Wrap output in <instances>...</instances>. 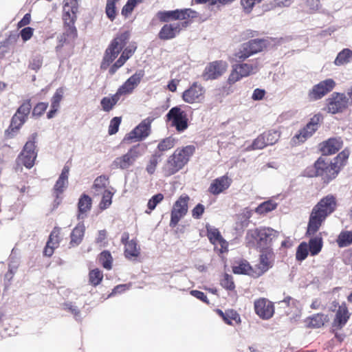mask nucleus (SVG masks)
I'll return each mask as SVG.
<instances>
[{
	"label": "nucleus",
	"mask_w": 352,
	"mask_h": 352,
	"mask_svg": "<svg viewBox=\"0 0 352 352\" xmlns=\"http://www.w3.org/2000/svg\"><path fill=\"white\" fill-rule=\"evenodd\" d=\"M336 198L331 195L323 197L312 209L309 216L307 234H315L326 218L336 209Z\"/></svg>",
	"instance_id": "nucleus-1"
},
{
	"label": "nucleus",
	"mask_w": 352,
	"mask_h": 352,
	"mask_svg": "<svg viewBox=\"0 0 352 352\" xmlns=\"http://www.w3.org/2000/svg\"><path fill=\"white\" fill-rule=\"evenodd\" d=\"M195 151V147L193 145L177 148L163 166L164 176H170L181 170L188 163Z\"/></svg>",
	"instance_id": "nucleus-2"
},
{
	"label": "nucleus",
	"mask_w": 352,
	"mask_h": 352,
	"mask_svg": "<svg viewBox=\"0 0 352 352\" xmlns=\"http://www.w3.org/2000/svg\"><path fill=\"white\" fill-rule=\"evenodd\" d=\"M340 170L334 162L329 164L323 159L319 158L314 166L307 170V175L308 177L321 176L324 182H329L336 177Z\"/></svg>",
	"instance_id": "nucleus-3"
},
{
	"label": "nucleus",
	"mask_w": 352,
	"mask_h": 352,
	"mask_svg": "<svg viewBox=\"0 0 352 352\" xmlns=\"http://www.w3.org/2000/svg\"><path fill=\"white\" fill-rule=\"evenodd\" d=\"M129 34L124 32L116 36V37L111 41L109 46L105 51L102 62L101 63L102 69H107V67L111 63L115 58L118 56L122 50L126 45L128 40L129 39Z\"/></svg>",
	"instance_id": "nucleus-4"
},
{
	"label": "nucleus",
	"mask_w": 352,
	"mask_h": 352,
	"mask_svg": "<svg viewBox=\"0 0 352 352\" xmlns=\"http://www.w3.org/2000/svg\"><path fill=\"white\" fill-rule=\"evenodd\" d=\"M268 44V41L263 38L252 39L241 45L240 49L235 53V59L237 61L244 60L250 56L261 52Z\"/></svg>",
	"instance_id": "nucleus-5"
},
{
	"label": "nucleus",
	"mask_w": 352,
	"mask_h": 352,
	"mask_svg": "<svg viewBox=\"0 0 352 352\" xmlns=\"http://www.w3.org/2000/svg\"><path fill=\"white\" fill-rule=\"evenodd\" d=\"M278 235V232L271 228L261 227L251 230L247 234V239L250 238L256 241L259 248L267 249L272 239Z\"/></svg>",
	"instance_id": "nucleus-6"
},
{
	"label": "nucleus",
	"mask_w": 352,
	"mask_h": 352,
	"mask_svg": "<svg viewBox=\"0 0 352 352\" xmlns=\"http://www.w3.org/2000/svg\"><path fill=\"white\" fill-rule=\"evenodd\" d=\"M36 138V133H32L29 137L22 151L17 157L18 163L23 164L27 168H31L34 166L37 156V153L35 151Z\"/></svg>",
	"instance_id": "nucleus-7"
},
{
	"label": "nucleus",
	"mask_w": 352,
	"mask_h": 352,
	"mask_svg": "<svg viewBox=\"0 0 352 352\" xmlns=\"http://www.w3.org/2000/svg\"><path fill=\"white\" fill-rule=\"evenodd\" d=\"M142 155L140 144L132 146L126 153L116 157L112 162L113 168L128 169Z\"/></svg>",
	"instance_id": "nucleus-8"
},
{
	"label": "nucleus",
	"mask_w": 352,
	"mask_h": 352,
	"mask_svg": "<svg viewBox=\"0 0 352 352\" xmlns=\"http://www.w3.org/2000/svg\"><path fill=\"white\" fill-rule=\"evenodd\" d=\"M166 121L170 126L175 127L178 132L184 131L188 126L186 113L180 107H172L166 115Z\"/></svg>",
	"instance_id": "nucleus-9"
},
{
	"label": "nucleus",
	"mask_w": 352,
	"mask_h": 352,
	"mask_svg": "<svg viewBox=\"0 0 352 352\" xmlns=\"http://www.w3.org/2000/svg\"><path fill=\"white\" fill-rule=\"evenodd\" d=\"M189 199L190 198L187 195H182L174 203L170 212V227L175 228L187 214Z\"/></svg>",
	"instance_id": "nucleus-10"
},
{
	"label": "nucleus",
	"mask_w": 352,
	"mask_h": 352,
	"mask_svg": "<svg viewBox=\"0 0 352 352\" xmlns=\"http://www.w3.org/2000/svg\"><path fill=\"white\" fill-rule=\"evenodd\" d=\"M199 15L197 12L190 8L160 11L157 14V16L162 22H168L170 20H184L189 18L194 19L198 17Z\"/></svg>",
	"instance_id": "nucleus-11"
},
{
	"label": "nucleus",
	"mask_w": 352,
	"mask_h": 352,
	"mask_svg": "<svg viewBox=\"0 0 352 352\" xmlns=\"http://www.w3.org/2000/svg\"><path fill=\"white\" fill-rule=\"evenodd\" d=\"M153 121L152 118H146L135 126L129 133L124 138V142L131 140L142 141L146 138L151 131V123Z\"/></svg>",
	"instance_id": "nucleus-12"
},
{
	"label": "nucleus",
	"mask_w": 352,
	"mask_h": 352,
	"mask_svg": "<svg viewBox=\"0 0 352 352\" xmlns=\"http://www.w3.org/2000/svg\"><path fill=\"white\" fill-rule=\"evenodd\" d=\"M320 116L316 115L310 120L309 123L302 129L298 134H296L291 140V144L296 146L300 143H302L310 138L314 132L318 129V123L320 122Z\"/></svg>",
	"instance_id": "nucleus-13"
},
{
	"label": "nucleus",
	"mask_w": 352,
	"mask_h": 352,
	"mask_svg": "<svg viewBox=\"0 0 352 352\" xmlns=\"http://www.w3.org/2000/svg\"><path fill=\"white\" fill-rule=\"evenodd\" d=\"M348 99L344 94L333 93L327 99V111L332 114L342 112L346 109Z\"/></svg>",
	"instance_id": "nucleus-14"
},
{
	"label": "nucleus",
	"mask_w": 352,
	"mask_h": 352,
	"mask_svg": "<svg viewBox=\"0 0 352 352\" xmlns=\"http://www.w3.org/2000/svg\"><path fill=\"white\" fill-rule=\"evenodd\" d=\"M336 82L331 78H328L314 85L309 90L308 96L311 100H317L322 98L327 94L330 92L335 87Z\"/></svg>",
	"instance_id": "nucleus-15"
},
{
	"label": "nucleus",
	"mask_w": 352,
	"mask_h": 352,
	"mask_svg": "<svg viewBox=\"0 0 352 352\" xmlns=\"http://www.w3.org/2000/svg\"><path fill=\"white\" fill-rule=\"evenodd\" d=\"M204 88L197 82H194L182 94L183 100L189 104L201 102L204 98Z\"/></svg>",
	"instance_id": "nucleus-16"
},
{
	"label": "nucleus",
	"mask_w": 352,
	"mask_h": 352,
	"mask_svg": "<svg viewBox=\"0 0 352 352\" xmlns=\"http://www.w3.org/2000/svg\"><path fill=\"white\" fill-rule=\"evenodd\" d=\"M228 65L224 61H214L206 67L203 74V78L208 80H212L222 76L226 71Z\"/></svg>",
	"instance_id": "nucleus-17"
},
{
	"label": "nucleus",
	"mask_w": 352,
	"mask_h": 352,
	"mask_svg": "<svg viewBox=\"0 0 352 352\" xmlns=\"http://www.w3.org/2000/svg\"><path fill=\"white\" fill-rule=\"evenodd\" d=\"M143 76L144 74L142 71L135 73L118 89L117 95L120 98L122 96L131 94L140 84Z\"/></svg>",
	"instance_id": "nucleus-18"
},
{
	"label": "nucleus",
	"mask_w": 352,
	"mask_h": 352,
	"mask_svg": "<svg viewBox=\"0 0 352 352\" xmlns=\"http://www.w3.org/2000/svg\"><path fill=\"white\" fill-rule=\"evenodd\" d=\"M206 230L207 236L210 241L215 246V248L217 245H220V252L223 253L226 252L228 250V242L222 237L218 229L212 226L207 225Z\"/></svg>",
	"instance_id": "nucleus-19"
},
{
	"label": "nucleus",
	"mask_w": 352,
	"mask_h": 352,
	"mask_svg": "<svg viewBox=\"0 0 352 352\" xmlns=\"http://www.w3.org/2000/svg\"><path fill=\"white\" fill-rule=\"evenodd\" d=\"M254 309L256 314L263 319H269L274 312L273 304L265 298L255 301Z\"/></svg>",
	"instance_id": "nucleus-20"
},
{
	"label": "nucleus",
	"mask_w": 352,
	"mask_h": 352,
	"mask_svg": "<svg viewBox=\"0 0 352 352\" xmlns=\"http://www.w3.org/2000/svg\"><path fill=\"white\" fill-rule=\"evenodd\" d=\"M181 31V24L173 23L164 25L158 33V37L161 40H170L176 37Z\"/></svg>",
	"instance_id": "nucleus-21"
},
{
	"label": "nucleus",
	"mask_w": 352,
	"mask_h": 352,
	"mask_svg": "<svg viewBox=\"0 0 352 352\" xmlns=\"http://www.w3.org/2000/svg\"><path fill=\"white\" fill-rule=\"evenodd\" d=\"M69 172V168L67 166H65L62 170V172L57 179L54 187V193L56 194V199H58L59 195L61 194L68 186V175Z\"/></svg>",
	"instance_id": "nucleus-22"
},
{
	"label": "nucleus",
	"mask_w": 352,
	"mask_h": 352,
	"mask_svg": "<svg viewBox=\"0 0 352 352\" xmlns=\"http://www.w3.org/2000/svg\"><path fill=\"white\" fill-rule=\"evenodd\" d=\"M228 177L222 176L215 179L209 187V192L212 195H219L230 186Z\"/></svg>",
	"instance_id": "nucleus-23"
},
{
	"label": "nucleus",
	"mask_w": 352,
	"mask_h": 352,
	"mask_svg": "<svg viewBox=\"0 0 352 352\" xmlns=\"http://www.w3.org/2000/svg\"><path fill=\"white\" fill-rule=\"evenodd\" d=\"M342 145L340 138H330L323 142L321 151L324 155H332L338 151Z\"/></svg>",
	"instance_id": "nucleus-24"
},
{
	"label": "nucleus",
	"mask_w": 352,
	"mask_h": 352,
	"mask_svg": "<svg viewBox=\"0 0 352 352\" xmlns=\"http://www.w3.org/2000/svg\"><path fill=\"white\" fill-rule=\"evenodd\" d=\"M350 314L345 304L340 305L336 312L333 326L342 328L348 321Z\"/></svg>",
	"instance_id": "nucleus-25"
},
{
	"label": "nucleus",
	"mask_w": 352,
	"mask_h": 352,
	"mask_svg": "<svg viewBox=\"0 0 352 352\" xmlns=\"http://www.w3.org/2000/svg\"><path fill=\"white\" fill-rule=\"evenodd\" d=\"M85 231V227L82 222L78 223L73 229L70 237V245L72 246L78 245L82 241Z\"/></svg>",
	"instance_id": "nucleus-26"
},
{
	"label": "nucleus",
	"mask_w": 352,
	"mask_h": 352,
	"mask_svg": "<svg viewBox=\"0 0 352 352\" xmlns=\"http://www.w3.org/2000/svg\"><path fill=\"white\" fill-rule=\"evenodd\" d=\"M25 120L26 119L24 118V116H20L16 113L11 120L9 129L6 131L8 135L10 138H13L15 135L16 132L25 123Z\"/></svg>",
	"instance_id": "nucleus-27"
},
{
	"label": "nucleus",
	"mask_w": 352,
	"mask_h": 352,
	"mask_svg": "<svg viewBox=\"0 0 352 352\" xmlns=\"http://www.w3.org/2000/svg\"><path fill=\"white\" fill-rule=\"evenodd\" d=\"M91 204H92V200H91V198L86 195V194H82L79 200H78V212H79V214L78 215V219H82L84 218V217L82 216V214L84 213H86L88 211H89L91 210Z\"/></svg>",
	"instance_id": "nucleus-28"
},
{
	"label": "nucleus",
	"mask_w": 352,
	"mask_h": 352,
	"mask_svg": "<svg viewBox=\"0 0 352 352\" xmlns=\"http://www.w3.org/2000/svg\"><path fill=\"white\" fill-rule=\"evenodd\" d=\"M234 67L240 73L239 75L243 78L247 77L252 74H254L258 70L257 63L256 62H252L250 63H241L236 64Z\"/></svg>",
	"instance_id": "nucleus-29"
},
{
	"label": "nucleus",
	"mask_w": 352,
	"mask_h": 352,
	"mask_svg": "<svg viewBox=\"0 0 352 352\" xmlns=\"http://www.w3.org/2000/svg\"><path fill=\"white\" fill-rule=\"evenodd\" d=\"M287 306L291 309L289 312L287 311V316H289L290 320L296 321L300 318L301 316V305L299 302L287 298Z\"/></svg>",
	"instance_id": "nucleus-30"
},
{
	"label": "nucleus",
	"mask_w": 352,
	"mask_h": 352,
	"mask_svg": "<svg viewBox=\"0 0 352 352\" xmlns=\"http://www.w3.org/2000/svg\"><path fill=\"white\" fill-rule=\"evenodd\" d=\"M322 245V239L320 234L311 238L308 244L311 254L312 256L317 255L321 251Z\"/></svg>",
	"instance_id": "nucleus-31"
},
{
	"label": "nucleus",
	"mask_w": 352,
	"mask_h": 352,
	"mask_svg": "<svg viewBox=\"0 0 352 352\" xmlns=\"http://www.w3.org/2000/svg\"><path fill=\"white\" fill-rule=\"evenodd\" d=\"M120 97L116 93L111 97H104L100 100V104L104 111L109 112L120 100Z\"/></svg>",
	"instance_id": "nucleus-32"
},
{
	"label": "nucleus",
	"mask_w": 352,
	"mask_h": 352,
	"mask_svg": "<svg viewBox=\"0 0 352 352\" xmlns=\"http://www.w3.org/2000/svg\"><path fill=\"white\" fill-rule=\"evenodd\" d=\"M124 254L127 258L138 257L140 254V248L135 240H131L125 243Z\"/></svg>",
	"instance_id": "nucleus-33"
},
{
	"label": "nucleus",
	"mask_w": 352,
	"mask_h": 352,
	"mask_svg": "<svg viewBox=\"0 0 352 352\" xmlns=\"http://www.w3.org/2000/svg\"><path fill=\"white\" fill-rule=\"evenodd\" d=\"M352 60V51L349 49H344L341 51L335 59L336 65H342Z\"/></svg>",
	"instance_id": "nucleus-34"
},
{
	"label": "nucleus",
	"mask_w": 352,
	"mask_h": 352,
	"mask_svg": "<svg viewBox=\"0 0 352 352\" xmlns=\"http://www.w3.org/2000/svg\"><path fill=\"white\" fill-rule=\"evenodd\" d=\"M339 247H346L352 243V231L342 232L337 239Z\"/></svg>",
	"instance_id": "nucleus-35"
},
{
	"label": "nucleus",
	"mask_w": 352,
	"mask_h": 352,
	"mask_svg": "<svg viewBox=\"0 0 352 352\" xmlns=\"http://www.w3.org/2000/svg\"><path fill=\"white\" fill-rule=\"evenodd\" d=\"M328 320L327 316L318 314L310 317L309 325L311 327L319 328L324 325Z\"/></svg>",
	"instance_id": "nucleus-36"
},
{
	"label": "nucleus",
	"mask_w": 352,
	"mask_h": 352,
	"mask_svg": "<svg viewBox=\"0 0 352 352\" xmlns=\"http://www.w3.org/2000/svg\"><path fill=\"white\" fill-rule=\"evenodd\" d=\"M276 208V204L269 200L263 202L255 208V212L259 214H265Z\"/></svg>",
	"instance_id": "nucleus-37"
},
{
	"label": "nucleus",
	"mask_w": 352,
	"mask_h": 352,
	"mask_svg": "<svg viewBox=\"0 0 352 352\" xmlns=\"http://www.w3.org/2000/svg\"><path fill=\"white\" fill-rule=\"evenodd\" d=\"M251 270V266L245 261H241L232 267L233 272L236 274H250Z\"/></svg>",
	"instance_id": "nucleus-38"
},
{
	"label": "nucleus",
	"mask_w": 352,
	"mask_h": 352,
	"mask_svg": "<svg viewBox=\"0 0 352 352\" xmlns=\"http://www.w3.org/2000/svg\"><path fill=\"white\" fill-rule=\"evenodd\" d=\"M109 177L104 175L98 176L96 178L94 182L93 188L96 192L99 193L101 190L104 189L108 184Z\"/></svg>",
	"instance_id": "nucleus-39"
},
{
	"label": "nucleus",
	"mask_w": 352,
	"mask_h": 352,
	"mask_svg": "<svg viewBox=\"0 0 352 352\" xmlns=\"http://www.w3.org/2000/svg\"><path fill=\"white\" fill-rule=\"evenodd\" d=\"M99 261L104 268L111 270L112 267V256L109 251L102 252L99 256Z\"/></svg>",
	"instance_id": "nucleus-40"
},
{
	"label": "nucleus",
	"mask_w": 352,
	"mask_h": 352,
	"mask_svg": "<svg viewBox=\"0 0 352 352\" xmlns=\"http://www.w3.org/2000/svg\"><path fill=\"white\" fill-rule=\"evenodd\" d=\"M103 278L102 272L98 268L92 270L89 274V283L94 285L97 286L100 283Z\"/></svg>",
	"instance_id": "nucleus-41"
},
{
	"label": "nucleus",
	"mask_w": 352,
	"mask_h": 352,
	"mask_svg": "<svg viewBox=\"0 0 352 352\" xmlns=\"http://www.w3.org/2000/svg\"><path fill=\"white\" fill-rule=\"evenodd\" d=\"M113 194L114 192H112L110 190H104L102 200L99 204V207L101 210H105L111 206Z\"/></svg>",
	"instance_id": "nucleus-42"
},
{
	"label": "nucleus",
	"mask_w": 352,
	"mask_h": 352,
	"mask_svg": "<svg viewBox=\"0 0 352 352\" xmlns=\"http://www.w3.org/2000/svg\"><path fill=\"white\" fill-rule=\"evenodd\" d=\"M160 157L161 154H160L158 152H155L150 158L146 168L147 173L149 175H153L155 173Z\"/></svg>",
	"instance_id": "nucleus-43"
},
{
	"label": "nucleus",
	"mask_w": 352,
	"mask_h": 352,
	"mask_svg": "<svg viewBox=\"0 0 352 352\" xmlns=\"http://www.w3.org/2000/svg\"><path fill=\"white\" fill-rule=\"evenodd\" d=\"M265 136L263 135V134L259 135L256 139H255L253 141V142L252 143L251 145H250L247 147V148H246L247 151L262 149L264 147H265L266 146H267V144L265 142Z\"/></svg>",
	"instance_id": "nucleus-44"
},
{
	"label": "nucleus",
	"mask_w": 352,
	"mask_h": 352,
	"mask_svg": "<svg viewBox=\"0 0 352 352\" xmlns=\"http://www.w3.org/2000/svg\"><path fill=\"white\" fill-rule=\"evenodd\" d=\"M309 252L308 244L305 242L301 243L296 250V257L298 261L305 260Z\"/></svg>",
	"instance_id": "nucleus-45"
},
{
	"label": "nucleus",
	"mask_w": 352,
	"mask_h": 352,
	"mask_svg": "<svg viewBox=\"0 0 352 352\" xmlns=\"http://www.w3.org/2000/svg\"><path fill=\"white\" fill-rule=\"evenodd\" d=\"M175 140L172 137L163 139L158 144L157 148L159 151H166L172 148L175 146Z\"/></svg>",
	"instance_id": "nucleus-46"
},
{
	"label": "nucleus",
	"mask_w": 352,
	"mask_h": 352,
	"mask_svg": "<svg viewBox=\"0 0 352 352\" xmlns=\"http://www.w3.org/2000/svg\"><path fill=\"white\" fill-rule=\"evenodd\" d=\"M350 152L349 150H344L341 153H340L338 156L334 159L333 162L341 168L343 166L345 165L346 160L349 158Z\"/></svg>",
	"instance_id": "nucleus-47"
},
{
	"label": "nucleus",
	"mask_w": 352,
	"mask_h": 352,
	"mask_svg": "<svg viewBox=\"0 0 352 352\" xmlns=\"http://www.w3.org/2000/svg\"><path fill=\"white\" fill-rule=\"evenodd\" d=\"M116 0H107L106 5V14L107 17L113 21L116 14Z\"/></svg>",
	"instance_id": "nucleus-48"
},
{
	"label": "nucleus",
	"mask_w": 352,
	"mask_h": 352,
	"mask_svg": "<svg viewBox=\"0 0 352 352\" xmlns=\"http://www.w3.org/2000/svg\"><path fill=\"white\" fill-rule=\"evenodd\" d=\"M67 38L74 41L77 37V30L74 26V24L65 25H64V32Z\"/></svg>",
	"instance_id": "nucleus-49"
},
{
	"label": "nucleus",
	"mask_w": 352,
	"mask_h": 352,
	"mask_svg": "<svg viewBox=\"0 0 352 352\" xmlns=\"http://www.w3.org/2000/svg\"><path fill=\"white\" fill-rule=\"evenodd\" d=\"M258 266L259 270H261L259 274L264 273L270 268V262L269 261L267 254L263 253L260 255V263L258 265Z\"/></svg>",
	"instance_id": "nucleus-50"
},
{
	"label": "nucleus",
	"mask_w": 352,
	"mask_h": 352,
	"mask_svg": "<svg viewBox=\"0 0 352 352\" xmlns=\"http://www.w3.org/2000/svg\"><path fill=\"white\" fill-rule=\"evenodd\" d=\"M221 285L228 290H232L235 287L232 276L228 274L223 275V278L221 280Z\"/></svg>",
	"instance_id": "nucleus-51"
},
{
	"label": "nucleus",
	"mask_w": 352,
	"mask_h": 352,
	"mask_svg": "<svg viewBox=\"0 0 352 352\" xmlns=\"http://www.w3.org/2000/svg\"><path fill=\"white\" fill-rule=\"evenodd\" d=\"M265 135V142L267 145H272L277 142L279 138V133L276 131H270L267 133H263Z\"/></svg>",
	"instance_id": "nucleus-52"
},
{
	"label": "nucleus",
	"mask_w": 352,
	"mask_h": 352,
	"mask_svg": "<svg viewBox=\"0 0 352 352\" xmlns=\"http://www.w3.org/2000/svg\"><path fill=\"white\" fill-rule=\"evenodd\" d=\"M121 123V118L120 117H114L110 121V124L109 126L108 133L109 135L116 134L119 129V126Z\"/></svg>",
	"instance_id": "nucleus-53"
},
{
	"label": "nucleus",
	"mask_w": 352,
	"mask_h": 352,
	"mask_svg": "<svg viewBox=\"0 0 352 352\" xmlns=\"http://www.w3.org/2000/svg\"><path fill=\"white\" fill-rule=\"evenodd\" d=\"M164 199V195L162 193H157L153 195L148 201V208L150 210H153L157 205Z\"/></svg>",
	"instance_id": "nucleus-54"
},
{
	"label": "nucleus",
	"mask_w": 352,
	"mask_h": 352,
	"mask_svg": "<svg viewBox=\"0 0 352 352\" xmlns=\"http://www.w3.org/2000/svg\"><path fill=\"white\" fill-rule=\"evenodd\" d=\"M60 228L55 227L54 230L52 231L47 243L58 247L59 243L58 235L60 234Z\"/></svg>",
	"instance_id": "nucleus-55"
},
{
	"label": "nucleus",
	"mask_w": 352,
	"mask_h": 352,
	"mask_svg": "<svg viewBox=\"0 0 352 352\" xmlns=\"http://www.w3.org/2000/svg\"><path fill=\"white\" fill-rule=\"evenodd\" d=\"M63 89L62 88L57 89L51 100V106L59 108L60 102L63 98Z\"/></svg>",
	"instance_id": "nucleus-56"
},
{
	"label": "nucleus",
	"mask_w": 352,
	"mask_h": 352,
	"mask_svg": "<svg viewBox=\"0 0 352 352\" xmlns=\"http://www.w3.org/2000/svg\"><path fill=\"white\" fill-rule=\"evenodd\" d=\"M31 108L32 106L30 102L25 101L19 107L16 113L20 116H24V118L26 119L30 113Z\"/></svg>",
	"instance_id": "nucleus-57"
},
{
	"label": "nucleus",
	"mask_w": 352,
	"mask_h": 352,
	"mask_svg": "<svg viewBox=\"0 0 352 352\" xmlns=\"http://www.w3.org/2000/svg\"><path fill=\"white\" fill-rule=\"evenodd\" d=\"M43 63L42 58L40 55L34 56L30 61L29 67L34 71L40 69Z\"/></svg>",
	"instance_id": "nucleus-58"
},
{
	"label": "nucleus",
	"mask_w": 352,
	"mask_h": 352,
	"mask_svg": "<svg viewBox=\"0 0 352 352\" xmlns=\"http://www.w3.org/2000/svg\"><path fill=\"white\" fill-rule=\"evenodd\" d=\"M240 73H239V71L237 69L234 67V65L232 67V70L228 77V82L230 85H233L237 81L240 80L241 78H243L241 75H239Z\"/></svg>",
	"instance_id": "nucleus-59"
},
{
	"label": "nucleus",
	"mask_w": 352,
	"mask_h": 352,
	"mask_svg": "<svg viewBox=\"0 0 352 352\" xmlns=\"http://www.w3.org/2000/svg\"><path fill=\"white\" fill-rule=\"evenodd\" d=\"M14 254L15 251L14 249H13L9 257L10 262L8 264V268L16 272L19 263L18 258L14 255Z\"/></svg>",
	"instance_id": "nucleus-60"
},
{
	"label": "nucleus",
	"mask_w": 352,
	"mask_h": 352,
	"mask_svg": "<svg viewBox=\"0 0 352 352\" xmlns=\"http://www.w3.org/2000/svg\"><path fill=\"white\" fill-rule=\"evenodd\" d=\"M65 309L69 311L75 317L76 320L80 319V311L78 307L72 304L71 302H67L64 304Z\"/></svg>",
	"instance_id": "nucleus-61"
},
{
	"label": "nucleus",
	"mask_w": 352,
	"mask_h": 352,
	"mask_svg": "<svg viewBox=\"0 0 352 352\" xmlns=\"http://www.w3.org/2000/svg\"><path fill=\"white\" fill-rule=\"evenodd\" d=\"M218 313L221 316L223 321L228 324H232V320H236L239 316L236 313L231 312V316L228 313L224 314L221 310L218 309Z\"/></svg>",
	"instance_id": "nucleus-62"
},
{
	"label": "nucleus",
	"mask_w": 352,
	"mask_h": 352,
	"mask_svg": "<svg viewBox=\"0 0 352 352\" xmlns=\"http://www.w3.org/2000/svg\"><path fill=\"white\" fill-rule=\"evenodd\" d=\"M47 102H39L34 108L32 113L34 116H41L47 108Z\"/></svg>",
	"instance_id": "nucleus-63"
},
{
	"label": "nucleus",
	"mask_w": 352,
	"mask_h": 352,
	"mask_svg": "<svg viewBox=\"0 0 352 352\" xmlns=\"http://www.w3.org/2000/svg\"><path fill=\"white\" fill-rule=\"evenodd\" d=\"M34 29L30 27L24 28L21 30L20 34L24 41L29 40L33 35Z\"/></svg>",
	"instance_id": "nucleus-64"
}]
</instances>
